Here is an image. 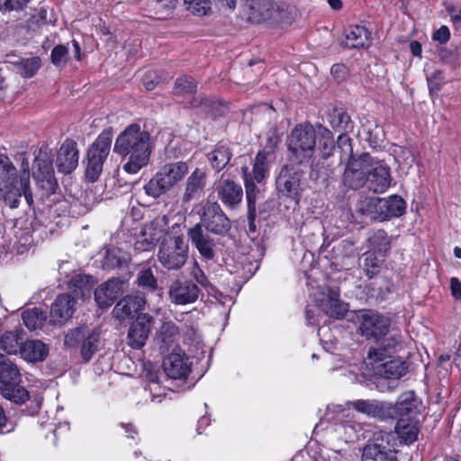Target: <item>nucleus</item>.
I'll return each mask as SVG.
<instances>
[{
	"label": "nucleus",
	"instance_id": "nucleus-57",
	"mask_svg": "<svg viewBox=\"0 0 461 461\" xmlns=\"http://www.w3.org/2000/svg\"><path fill=\"white\" fill-rule=\"evenodd\" d=\"M338 145L339 148L341 149L345 154L344 159H349L352 156L350 138L346 134L339 135L338 138ZM340 159L342 160L343 158L341 157Z\"/></svg>",
	"mask_w": 461,
	"mask_h": 461
},
{
	"label": "nucleus",
	"instance_id": "nucleus-14",
	"mask_svg": "<svg viewBox=\"0 0 461 461\" xmlns=\"http://www.w3.org/2000/svg\"><path fill=\"white\" fill-rule=\"evenodd\" d=\"M199 295L198 285L179 276L173 279L168 286L169 300L176 305L193 303L197 301Z\"/></svg>",
	"mask_w": 461,
	"mask_h": 461
},
{
	"label": "nucleus",
	"instance_id": "nucleus-61",
	"mask_svg": "<svg viewBox=\"0 0 461 461\" xmlns=\"http://www.w3.org/2000/svg\"><path fill=\"white\" fill-rule=\"evenodd\" d=\"M30 0H5L4 5H0V12L19 11L25 6Z\"/></svg>",
	"mask_w": 461,
	"mask_h": 461
},
{
	"label": "nucleus",
	"instance_id": "nucleus-6",
	"mask_svg": "<svg viewBox=\"0 0 461 461\" xmlns=\"http://www.w3.org/2000/svg\"><path fill=\"white\" fill-rule=\"evenodd\" d=\"M316 131L310 124H299L290 133L287 146L293 158L300 164L307 163L314 154Z\"/></svg>",
	"mask_w": 461,
	"mask_h": 461
},
{
	"label": "nucleus",
	"instance_id": "nucleus-36",
	"mask_svg": "<svg viewBox=\"0 0 461 461\" xmlns=\"http://www.w3.org/2000/svg\"><path fill=\"white\" fill-rule=\"evenodd\" d=\"M418 402L415 398L414 393L411 391L402 393L394 407V414L404 418V416H411L417 411Z\"/></svg>",
	"mask_w": 461,
	"mask_h": 461
},
{
	"label": "nucleus",
	"instance_id": "nucleus-2",
	"mask_svg": "<svg viewBox=\"0 0 461 461\" xmlns=\"http://www.w3.org/2000/svg\"><path fill=\"white\" fill-rule=\"evenodd\" d=\"M153 149L151 135L139 124L127 126L116 138L113 151L127 158L122 168L129 174H137L145 167Z\"/></svg>",
	"mask_w": 461,
	"mask_h": 461
},
{
	"label": "nucleus",
	"instance_id": "nucleus-27",
	"mask_svg": "<svg viewBox=\"0 0 461 461\" xmlns=\"http://www.w3.org/2000/svg\"><path fill=\"white\" fill-rule=\"evenodd\" d=\"M217 193L222 203L229 208H234L240 204L243 195L241 186L230 179L220 182Z\"/></svg>",
	"mask_w": 461,
	"mask_h": 461
},
{
	"label": "nucleus",
	"instance_id": "nucleus-29",
	"mask_svg": "<svg viewBox=\"0 0 461 461\" xmlns=\"http://www.w3.org/2000/svg\"><path fill=\"white\" fill-rule=\"evenodd\" d=\"M191 241L198 249L199 253L206 259H211L214 256L213 240L209 238L199 224H196L189 230Z\"/></svg>",
	"mask_w": 461,
	"mask_h": 461
},
{
	"label": "nucleus",
	"instance_id": "nucleus-23",
	"mask_svg": "<svg viewBox=\"0 0 461 461\" xmlns=\"http://www.w3.org/2000/svg\"><path fill=\"white\" fill-rule=\"evenodd\" d=\"M145 303L146 299L142 294L124 296L115 304L113 315L119 321L130 319L134 313L142 310Z\"/></svg>",
	"mask_w": 461,
	"mask_h": 461
},
{
	"label": "nucleus",
	"instance_id": "nucleus-19",
	"mask_svg": "<svg viewBox=\"0 0 461 461\" xmlns=\"http://www.w3.org/2000/svg\"><path fill=\"white\" fill-rule=\"evenodd\" d=\"M301 176L302 172L300 170L289 166L283 167L276 179L278 191L293 199L297 198L300 191Z\"/></svg>",
	"mask_w": 461,
	"mask_h": 461
},
{
	"label": "nucleus",
	"instance_id": "nucleus-17",
	"mask_svg": "<svg viewBox=\"0 0 461 461\" xmlns=\"http://www.w3.org/2000/svg\"><path fill=\"white\" fill-rule=\"evenodd\" d=\"M126 288L127 283L124 280L109 279L95 289V301L99 308H108Z\"/></svg>",
	"mask_w": 461,
	"mask_h": 461
},
{
	"label": "nucleus",
	"instance_id": "nucleus-30",
	"mask_svg": "<svg viewBox=\"0 0 461 461\" xmlns=\"http://www.w3.org/2000/svg\"><path fill=\"white\" fill-rule=\"evenodd\" d=\"M406 364L400 358L386 360L384 364H379L375 375L385 379L398 380L406 373Z\"/></svg>",
	"mask_w": 461,
	"mask_h": 461
},
{
	"label": "nucleus",
	"instance_id": "nucleus-40",
	"mask_svg": "<svg viewBox=\"0 0 461 461\" xmlns=\"http://www.w3.org/2000/svg\"><path fill=\"white\" fill-rule=\"evenodd\" d=\"M23 324L31 330L40 329L46 321V315L38 308L24 311L22 313Z\"/></svg>",
	"mask_w": 461,
	"mask_h": 461
},
{
	"label": "nucleus",
	"instance_id": "nucleus-31",
	"mask_svg": "<svg viewBox=\"0 0 461 461\" xmlns=\"http://www.w3.org/2000/svg\"><path fill=\"white\" fill-rule=\"evenodd\" d=\"M244 185L248 210L250 211V217L253 218L254 211H257V203L263 197L264 182L259 185L251 178L250 175L244 174Z\"/></svg>",
	"mask_w": 461,
	"mask_h": 461
},
{
	"label": "nucleus",
	"instance_id": "nucleus-56",
	"mask_svg": "<svg viewBox=\"0 0 461 461\" xmlns=\"http://www.w3.org/2000/svg\"><path fill=\"white\" fill-rule=\"evenodd\" d=\"M160 334L162 339L166 343H169L171 339L177 334L176 326L171 322H164L160 328Z\"/></svg>",
	"mask_w": 461,
	"mask_h": 461
},
{
	"label": "nucleus",
	"instance_id": "nucleus-43",
	"mask_svg": "<svg viewBox=\"0 0 461 461\" xmlns=\"http://www.w3.org/2000/svg\"><path fill=\"white\" fill-rule=\"evenodd\" d=\"M320 140L319 149L324 158L330 156L334 149V140L332 132L325 127L319 126Z\"/></svg>",
	"mask_w": 461,
	"mask_h": 461
},
{
	"label": "nucleus",
	"instance_id": "nucleus-20",
	"mask_svg": "<svg viewBox=\"0 0 461 461\" xmlns=\"http://www.w3.org/2000/svg\"><path fill=\"white\" fill-rule=\"evenodd\" d=\"M79 152L77 144L72 140H66L57 153L56 166L59 172L69 174L78 165Z\"/></svg>",
	"mask_w": 461,
	"mask_h": 461
},
{
	"label": "nucleus",
	"instance_id": "nucleus-26",
	"mask_svg": "<svg viewBox=\"0 0 461 461\" xmlns=\"http://www.w3.org/2000/svg\"><path fill=\"white\" fill-rule=\"evenodd\" d=\"M205 171L196 167L187 177L183 194V202L188 203L201 197L206 185Z\"/></svg>",
	"mask_w": 461,
	"mask_h": 461
},
{
	"label": "nucleus",
	"instance_id": "nucleus-37",
	"mask_svg": "<svg viewBox=\"0 0 461 461\" xmlns=\"http://www.w3.org/2000/svg\"><path fill=\"white\" fill-rule=\"evenodd\" d=\"M232 153L226 145H218L211 153L208 154V160L212 168L221 171L229 163Z\"/></svg>",
	"mask_w": 461,
	"mask_h": 461
},
{
	"label": "nucleus",
	"instance_id": "nucleus-25",
	"mask_svg": "<svg viewBox=\"0 0 461 461\" xmlns=\"http://www.w3.org/2000/svg\"><path fill=\"white\" fill-rule=\"evenodd\" d=\"M76 301L70 294H61L57 297L51 305L50 321L55 324H62L70 319L75 311Z\"/></svg>",
	"mask_w": 461,
	"mask_h": 461
},
{
	"label": "nucleus",
	"instance_id": "nucleus-9",
	"mask_svg": "<svg viewBox=\"0 0 461 461\" xmlns=\"http://www.w3.org/2000/svg\"><path fill=\"white\" fill-rule=\"evenodd\" d=\"M355 323L358 334L368 340H378L386 336L391 324L387 317L373 310L358 311Z\"/></svg>",
	"mask_w": 461,
	"mask_h": 461
},
{
	"label": "nucleus",
	"instance_id": "nucleus-8",
	"mask_svg": "<svg viewBox=\"0 0 461 461\" xmlns=\"http://www.w3.org/2000/svg\"><path fill=\"white\" fill-rule=\"evenodd\" d=\"M112 144V134L103 131L87 152L85 177L88 182H95L103 172V167L107 158Z\"/></svg>",
	"mask_w": 461,
	"mask_h": 461
},
{
	"label": "nucleus",
	"instance_id": "nucleus-64",
	"mask_svg": "<svg viewBox=\"0 0 461 461\" xmlns=\"http://www.w3.org/2000/svg\"><path fill=\"white\" fill-rule=\"evenodd\" d=\"M447 12L450 17V21L455 24L461 23V7L454 5L447 6Z\"/></svg>",
	"mask_w": 461,
	"mask_h": 461
},
{
	"label": "nucleus",
	"instance_id": "nucleus-21",
	"mask_svg": "<svg viewBox=\"0 0 461 461\" xmlns=\"http://www.w3.org/2000/svg\"><path fill=\"white\" fill-rule=\"evenodd\" d=\"M366 183L374 193H384L391 183L389 168L371 157Z\"/></svg>",
	"mask_w": 461,
	"mask_h": 461
},
{
	"label": "nucleus",
	"instance_id": "nucleus-58",
	"mask_svg": "<svg viewBox=\"0 0 461 461\" xmlns=\"http://www.w3.org/2000/svg\"><path fill=\"white\" fill-rule=\"evenodd\" d=\"M367 134L369 136L366 138V140L372 146L378 145L380 142L383 141L384 131H383L382 128L377 125H375L374 129L369 128L367 130Z\"/></svg>",
	"mask_w": 461,
	"mask_h": 461
},
{
	"label": "nucleus",
	"instance_id": "nucleus-55",
	"mask_svg": "<svg viewBox=\"0 0 461 461\" xmlns=\"http://www.w3.org/2000/svg\"><path fill=\"white\" fill-rule=\"evenodd\" d=\"M190 275L194 278V280L203 287H207L209 285L210 283L204 272L198 266L197 262H194L190 269Z\"/></svg>",
	"mask_w": 461,
	"mask_h": 461
},
{
	"label": "nucleus",
	"instance_id": "nucleus-11",
	"mask_svg": "<svg viewBox=\"0 0 461 461\" xmlns=\"http://www.w3.org/2000/svg\"><path fill=\"white\" fill-rule=\"evenodd\" d=\"M207 231L223 236L231 228V222L217 202L207 201L203 206L201 223Z\"/></svg>",
	"mask_w": 461,
	"mask_h": 461
},
{
	"label": "nucleus",
	"instance_id": "nucleus-48",
	"mask_svg": "<svg viewBox=\"0 0 461 461\" xmlns=\"http://www.w3.org/2000/svg\"><path fill=\"white\" fill-rule=\"evenodd\" d=\"M352 405L357 411L374 417L379 416L383 408L378 402L366 400H357Z\"/></svg>",
	"mask_w": 461,
	"mask_h": 461
},
{
	"label": "nucleus",
	"instance_id": "nucleus-53",
	"mask_svg": "<svg viewBox=\"0 0 461 461\" xmlns=\"http://www.w3.org/2000/svg\"><path fill=\"white\" fill-rule=\"evenodd\" d=\"M186 8L197 15H204L211 8L209 0H184Z\"/></svg>",
	"mask_w": 461,
	"mask_h": 461
},
{
	"label": "nucleus",
	"instance_id": "nucleus-39",
	"mask_svg": "<svg viewBox=\"0 0 461 461\" xmlns=\"http://www.w3.org/2000/svg\"><path fill=\"white\" fill-rule=\"evenodd\" d=\"M22 332L18 330L6 331L0 337V344L3 350L8 354H17L23 344Z\"/></svg>",
	"mask_w": 461,
	"mask_h": 461
},
{
	"label": "nucleus",
	"instance_id": "nucleus-7",
	"mask_svg": "<svg viewBox=\"0 0 461 461\" xmlns=\"http://www.w3.org/2000/svg\"><path fill=\"white\" fill-rule=\"evenodd\" d=\"M188 257V244L183 235L167 234L162 240L158 259L167 270H178L186 262Z\"/></svg>",
	"mask_w": 461,
	"mask_h": 461
},
{
	"label": "nucleus",
	"instance_id": "nucleus-15",
	"mask_svg": "<svg viewBox=\"0 0 461 461\" xmlns=\"http://www.w3.org/2000/svg\"><path fill=\"white\" fill-rule=\"evenodd\" d=\"M370 162L371 156L367 153L349 160L344 172V184L352 189L362 187L367 181Z\"/></svg>",
	"mask_w": 461,
	"mask_h": 461
},
{
	"label": "nucleus",
	"instance_id": "nucleus-5",
	"mask_svg": "<svg viewBox=\"0 0 461 461\" xmlns=\"http://www.w3.org/2000/svg\"><path fill=\"white\" fill-rule=\"evenodd\" d=\"M101 334L96 329L87 326L76 327L69 330L64 337V347L67 349L80 348V356L85 362H89L99 350Z\"/></svg>",
	"mask_w": 461,
	"mask_h": 461
},
{
	"label": "nucleus",
	"instance_id": "nucleus-24",
	"mask_svg": "<svg viewBox=\"0 0 461 461\" xmlns=\"http://www.w3.org/2000/svg\"><path fill=\"white\" fill-rule=\"evenodd\" d=\"M163 368L168 377L172 379L185 378L190 371V363L185 355L172 352L163 361Z\"/></svg>",
	"mask_w": 461,
	"mask_h": 461
},
{
	"label": "nucleus",
	"instance_id": "nucleus-1",
	"mask_svg": "<svg viewBox=\"0 0 461 461\" xmlns=\"http://www.w3.org/2000/svg\"><path fill=\"white\" fill-rule=\"evenodd\" d=\"M52 158V152L48 147H41L34 151L31 172L30 159L25 152H19L14 156L19 169L7 156L0 155V200H4L10 208H17L21 197L24 196L27 203L32 204V176L41 189L54 193L58 183Z\"/></svg>",
	"mask_w": 461,
	"mask_h": 461
},
{
	"label": "nucleus",
	"instance_id": "nucleus-62",
	"mask_svg": "<svg viewBox=\"0 0 461 461\" xmlns=\"http://www.w3.org/2000/svg\"><path fill=\"white\" fill-rule=\"evenodd\" d=\"M449 38L450 32L447 26L446 25L440 26L432 35V39L436 41H438L441 44L447 42Z\"/></svg>",
	"mask_w": 461,
	"mask_h": 461
},
{
	"label": "nucleus",
	"instance_id": "nucleus-44",
	"mask_svg": "<svg viewBox=\"0 0 461 461\" xmlns=\"http://www.w3.org/2000/svg\"><path fill=\"white\" fill-rule=\"evenodd\" d=\"M390 354L391 353L382 345L379 347L370 348L366 357V363L371 366V368L375 373L377 366H379V364H384L385 359L390 357Z\"/></svg>",
	"mask_w": 461,
	"mask_h": 461
},
{
	"label": "nucleus",
	"instance_id": "nucleus-49",
	"mask_svg": "<svg viewBox=\"0 0 461 461\" xmlns=\"http://www.w3.org/2000/svg\"><path fill=\"white\" fill-rule=\"evenodd\" d=\"M136 282L139 286L149 291H155L158 286L157 279L150 268L141 269L138 273Z\"/></svg>",
	"mask_w": 461,
	"mask_h": 461
},
{
	"label": "nucleus",
	"instance_id": "nucleus-35",
	"mask_svg": "<svg viewBox=\"0 0 461 461\" xmlns=\"http://www.w3.org/2000/svg\"><path fill=\"white\" fill-rule=\"evenodd\" d=\"M369 32L363 26H350L346 32L344 45L348 48H362L368 43Z\"/></svg>",
	"mask_w": 461,
	"mask_h": 461
},
{
	"label": "nucleus",
	"instance_id": "nucleus-38",
	"mask_svg": "<svg viewBox=\"0 0 461 461\" xmlns=\"http://www.w3.org/2000/svg\"><path fill=\"white\" fill-rule=\"evenodd\" d=\"M369 252L384 255L390 249L391 241L386 232L383 230L375 231L368 238Z\"/></svg>",
	"mask_w": 461,
	"mask_h": 461
},
{
	"label": "nucleus",
	"instance_id": "nucleus-34",
	"mask_svg": "<svg viewBox=\"0 0 461 461\" xmlns=\"http://www.w3.org/2000/svg\"><path fill=\"white\" fill-rule=\"evenodd\" d=\"M395 432L404 443L411 444L418 438L417 422L411 418H400L395 426Z\"/></svg>",
	"mask_w": 461,
	"mask_h": 461
},
{
	"label": "nucleus",
	"instance_id": "nucleus-54",
	"mask_svg": "<svg viewBox=\"0 0 461 461\" xmlns=\"http://www.w3.org/2000/svg\"><path fill=\"white\" fill-rule=\"evenodd\" d=\"M195 89L196 84L191 77H182L176 79L175 83L176 94H192Z\"/></svg>",
	"mask_w": 461,
	"mask_h": 461
},
{
	"label": "nucleus",
	"instance_id": "nucleus-4",
	"mask_svg": "<svg viewBox=\"0 0 461 461\" xmlns=\"http://www.w3.org/2000/svg\"><path fill=\"white\" fill-rule=\"evenodd\" d=\"M188 170L187 164L183 161L164 165L144 185L146 194L158 198L182 181Z\"/></svg>",
	"mask_w": 461,
	"mask_h": 461
},
{
	"label": "nucleus",
	"instance_id": "nucleus-60",
	"mask_svg": "<svg viewBox=\"0 0 461 461\" xmlns=\"http://www.w3.org/2000/svg\"><path fill=\"white\" fill-rule=\"evenodd\" d=\"M444 80L442 72L435 71L430 75L427 76L428 86L430 92L438 91Z\"/></svg>",
	"mask_w": 461,
	"mask_h": 461
},
{
	"label": "nucleus",
	"instance_id": "nucleus-45",
	"mask_svg": "<svg viewBox=\"0 0 461 461\" xmlns=\"http://www.w3.org/2000/svg\"><path fill=\"white\" fill-rule=\"evenodd\" d=\"M329 122L330 126L337 131H345L350 123L349 115L341 109H334L329 114Z\"/></svg>",
	"mask_w": 461,
	"mask_h": 461
},
{
	"label": "nucleus",
	"instance_id": "nucleus-52",
	"mask_svg": "<svg viewBox=\"0 0 461 461\" xmlns=\"http://www.w3.org/2000/svg\"><path fill=\"white\" fill-rule=\"evenodd\" d=\"M50 23L51 19L49 17L48 10L41 7L34 11V14L29 20L28 26L31 29H35Z\"/></svg>",
	"mask_w": 461,
	"mask_h": 461
},
{
	"label": "nucleus",
	"instance_id": "nucleus-59",
	"mask_svg": "<svg viewBox=\"0 0 461 461\" xmlns=\"http://www.w3.org/2000/svg\"><path fill=\"white\" fill-rule=\"evenodd\" d=\"M142 82L147 90H153L160 82V77L155 71L147 72L143 78Z\"/></svg>",
	"mask_w": 461,
	"mask_h": 461
},
{
	"label": "nucleus",
	"instance_id": "nucleus-12",
	"mask_svg": "<svg viewBox=\"0 0 461 461\" xmlns=\"http://www.w3.org/2000/svg\"><path fill=\"white\" fill-rule=\"evenodd\" d=\"M313 297L317 306L331 318L339 319L347 312V305L339 300V294L329 286H317Z\"/></svg>",
	"mask_w": 461,
	"mask_h": 461
},
{
	"label": "nucleus",
	"instance_id": "nucleus-18",
	"mask_svg": "<svg viewBox=\"0 0 461 461\" xmlns=\"http://www.w3.org/2000/svg\"><path fill=\"white\" fill-rule=\"evenodd\" d=\"M153 318L148 313H140L131 323L128 330V344L131 348L139 349L142 348L150 332Z\"/></svg>",
	"mask_w": 461,
	"mask_h": 461
},
{
	"label": "nucleus",
	"instance_id": "nucleus-41",
	"mask_svg": "<svg viewBox=\"0 0 461 461\" xmlns=\"http://www.w3.org/2000/svg\"><path fill=\"white\" fill-rule=\"evenodd\" d=\"M385 220L399 217L405 212V202L398 195L384 198Z\"/></svg>",
	"mask_w": 461,
	"mask_h": 461
},
{
	"label": "nucleus",
	"instance_id": "nucleus-3",
	"mask_svg": "<svg viewBox=\"0 0 461 461\" xmlns=\"http://www.w3.org/2000/svg\"><path fill=\"white\" fill-rule=\"evenodd\" d=\"M22 375L17 365L6 356L0 354V393L2 396L16 404L29 399V392L20 385Z\"/></svg>",
	"mask_w": 461,
	"mask_h": 461
},
{
	"label": "nucleus",
	"instance_id": "nucleus-33",
	"mask_svg": "<svg viewBox=\"0 0 461 461\" xmlns=\"http://www.w3.org/2000/svg\"><path fill=\"white\" fill-rule=\"evenodd\" d=\"M93 285L94 280L92 276L82 274L75 275L68 285L69 289L73 293L71 297H74L76 301L79 297L85 298L89 296Z\"/></svg>",
	"mask_w": 461,
	"mask_h": 461
},
{
	"label": "nucleus",
	"instance_id": "nucleus-63",
	"mask_svg": "<svg viewBox=\"0 0 461 461\" xmlns=\"http://www.w3.org/2000/svg\"><path fill=\"white\" fill-rule=\"evenodd\" d=\"M400 336L398 335H391L384 339L382 346L386 348L390 353L395 351L397 348L400 346Z\"/></svg>",
	"mask_w": 461,
	"mask_h": 461
},
{
	"label": "nucleus",
	"instance_id": "nucleus-42",
	"mask_svg": "<svg viewBox=\"0 0 461 461\" xmlns=\"http://www.w3.org/2000/svg\"><path fill=\"white\" fill-rule=\"evenodd\" d=\"M127 261V255L118 248H113L106 251L103 259V267L115 268Z\"/></svg>",
	"mask_w": 461,
	"mask_h": 461
},
{
	"label": "nucleus",
	"instance_id": "nucleus-28",
	"mask_svg": "<svg viewBox=\"0 0 461 461\" xmlns=\"http://www.w3.org/2000/svg\"><path fill=\"white\" fill-rule=\"evenodd\" d=\"M357 210L367 219L385 221L384 198L366 197L358 202Z\"/></svg>",
	"mask_w": 461,
	"mask_h": 461
},
{
	"label": "nucleus",
	"instance_id": "nucleus-32",
	"mask_svg": "<svg viewBox=\"0 0 461 461\" xmlns=\"http://www.w3.org/2000/svg\"><path fill=\"white\" fill-rule=\"evenodd\" d=\"M19 353L26 361H42L48 355V348L41 340L23 341Z\"/></svg>",
	"mask_w": 461,
	"mask_h": 461
},
{
	"label": "nucleus",
	"instance_id": "nucleus-13",
	"mask_svg": "<svg viewBox=\"0 0 461 461\" xmlns=\"http://www.w3.org/2000/svg\"><path fill=\"white\" fill-rule=\"evenodd\" d=\"M167 219L165 216L157 217L146 223L135 243V249L147 251L151 249L159 240L167 236L166 232ZM170 234H173L172 232Z\"/></svg>",
	"mask_w": 461,
	"mask_h": 461
},
{
	"label": "nucleus",
	"instance_id": "nucleus-16",
	"mask_svg": "<svg viewBox=\"0 0 461 461\" xmlns=\"http://www.w3.org/2000/svg\"><path fill=\"white\" fill-rule=\"evenodd\" d=\"M268 140L269 145L258 152L254 159L252 171L248 172L246 168L244 172V174L250 175L251 178L256 180L259 185L265 181L269 173L271 165L276 159L275 149L277 145V139L270 138Z\"/></svg>",
	"mask_w": 461,
	"mask_h": 461
},
{
	"label": "nucleus",
	"instance_id": "nucleus-47",
	"mask_svg": "<svg viewBox=\"0 0 461 461\" xmlns=\"http://www.w3.org/2000/svg\"><path fill=\"white\" fill-rule=\"evenodd\" d=\"M381 261L375 253L367 251L364 254L363 269L368 278H373L380 272Z\"/></svg>",
	"mask_w": 461,
	"mask_h": 461
},
{
	"label": "nucleus",
	"instance_id": "nucleus-46",
	"mask_svg": "<svg viewBox=\"0 0 461 461\" xmlns=\"http://www.w3.org/2000/svg\"><path fill=\"white\" fill-rule=\"evenodd\" d=\"M148 390L149 391L151 402H161L163 398L167 395V389L159 385L158 377L157 374L154 373L149 375Z\"/></svg>",
	"mask_w": 461,
	"mask_h": 461
},
{
	"label": "nucleus",
	"instance_id": "nucleus-22",
	"mask_svg": "<svg viewBox=\"0 0 461 461\" xmlns=\"http://www.w3.org/2000/svg\"><path fill=\"white\" fill-rule=\"evenodd\" d=\"M5 63L13 67L14 70L23 78L32 77L41 67V59L37 56L18 57L7 54Z\"/></svg>",
	"mask_w": 461,
	"mask_h": 461
},
{
	"label": "nucleus",
	"instance_id": "nucleus-51",
	"mask_svg": "<svg viewBox=\"0 0 461 461\" xmlns=\"http://www.w3.org/2000/svg\"><path fill=\"white\" fill-rule=\"evenodd\" d=\"M51 63L58 68H64L68 60V48L65 45L55 46L50 53Z\"/></svg>",
	"mask_w": 461,
	"mask_h": 461
},
{
	"label": "nucleus",
	"instance_id": "nucleus-50",
	"mask_svg": "<svg viewBox=\"0 0 461 461\" xmlns=\"http://www.w3.org/2000/svg\"><path fill=\"white\" fill-rule=\"evenodd\" d=\"M270 10L265 3L256 2L250 6L249 19L254 23H261L270 18Z\"/></svg>",
	"mask_w": 461,
	"mask_h": 461
},
{
	"label": "nucleus",
	"instance_id": "nucleus-10",
	"mask_svg": "<svg viewBox=\"0 0 461 461\" xmlns=\"http://www.w3.org/2000/svg\"><path fill=\"white\" fill-rule=\"evenodd\" d=\"M391 433L379 431L362 451V461H397Z\"/></svg>",
	"mask_w": 461,
	"mask_h": 461
}]
</instances>
